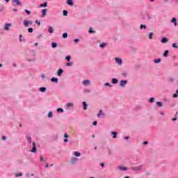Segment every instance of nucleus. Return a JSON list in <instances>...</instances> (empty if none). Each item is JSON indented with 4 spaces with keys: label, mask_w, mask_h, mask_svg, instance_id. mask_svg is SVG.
<instances>
[{
    "label": "nucleus",
    "mask_w": 178,
    "mask_h": 178,
    "mask_svg": "<svg viewBox=\"0 0 178 178\" xmlns=\"http://www.w3.org/2000/svg\"><path fill=\"white\" fill-rule=\"evenodd\" d=\"M115 60L116 63H118V65H119L120 66L123 64V60H122V59L120 58H115Z\"/></svg>",
    "instance_id": "f257e3e1"
},
{
    "label": "nucleus",
    "mask_w": 178,
    "mask_h": 178,
    "mask_svg": "<svg viewBox=\"0 0 178 178\" xmlns=\"http://www.w3.org/2000/svg\"><path fill=\"white\" fill-rule=\"evenodd\" d=\"M73 106H74V105L73 104V103H67L66 104V109L67 111H69L70 109V108H73Z\"/></svg>",
    "instance_id": "f03ea898"
},
{
    "label": "nucleus",
    "mask_w": 178,
    "mask_h": 178,
    "mask_svg": "<svg viewBox=\"0 0 178 178\" xmlns=\"http://www.w3.org/2000/svg\"><path fill=\"white\" fill-rule=\"evenodd\" d=\"M31 152H33V154H35V152H37V148L35 147V143H33V148L31 150Z\"/></svg>",
    "instance_id": "7ed1b4c3"
},
{
    "label": "nucleus",
    "mask_w": 178,
    "mask_h": 178,
    "mask_svg": "<svg viewBox=\"0 0 178 178\" xmlns=\"http://www.w3.org/2000/svg\"><path fill=\"white\" fill-rule=\"evenodd\" d=\"M82 84H83V86H90V81L88 79H86L82 82Z\"/></svg>",
    "instance_id": "20e7f679"
},
{
    "label": "nucleus",
    "mask_w": 178,
    "mask_h": 178,
    "mask_svg": "<svg viewBox=\"0 0 178 178\" xmlns=\"http://www.w3.org/2000/svg\"><path fill=\"white\" fill-rule=\"evenodd\" d=\"M9 27H12V24H6L4 30H6V31H9Z\"/></svg>",
    "instance_id": "39448f33"
},
{
    "label": "nucleus",
    "mask_w": 178,
    "mask_h": 178,
    "mask_svg": "<svg viewBox=\"0 0 178 178\" xmlns=\"http://www.w3.org/2000/svg\"><path fill=\"white\" fill-rule=\"evenodd\" d=\"M127 84V81H120V86L121 87H124V86H126Z\"/></svg>",
    "instance_id": "423d86ee"
},
{
    "label": "nucleus",
    "mask_w": 178,
    "mask_h": 178,
    "mask_svg": "<svg viewBox=\"0 0 178 178\" xmlns=\"http://www.w3.org/2000/svg\"><path fill=\"white\" fill-rule=\"evenodd\" d=\"M63 73V69H59L57 72V76L60 77L62 76V74Z\"/></svg>",
    "instance_id": "0eeeda50"
},
{
    "label": "nucleus",
    "mask_w": 178,
    "mask_h": 178,
    "mask_svg": "<svg viewBox=\"0 0 178 178\" xmlns=\"http://www.w3.org/2000/svg\"><path fill=\"white\" fill-rule=\"evenodd\" d=\"M111 83H113V84H118V83H119V80H118V79H111Z\"/></svg>",
    "instance_id": "6e6552de"
},
{
    "label": "nucleus",
    "mask_w": 178,
    "mask_h": 178,
    "mask_svg": "<svg viewBox=\"0 0 178 178\" xmlns=\"http://www.w3.org/2000/svg\"><path fill=\"white\" fill-rule=\"evenodd\" d=\"M168 38L164 37L161 39V42H163V44H166V42H168Z\"/></svg>",
    "instance_id": "1a4fd4ad"
},
{
    "label": "nucleus",
    "mask_w": 178,
    "mask_h": 178,
    "mask_svg": "<svg viewBox=\"0 0 178 178\" xmlns=\"http://www.w3.org/2000/svg\"><path fill=\"white\" fill-rule=\"evenodd\" d=\"M111 134H113V138H116L118 137V132L116 131H111Z\"/></svg>",
    "instance_id": "9d476101"
},
{
    "label": "nucleus",
    "mask_w": 178,
    "mask_h": 178,
    "mask_svg": "<svg viewBox=\"0 0 178 178\" xmlns=\"http://www.w3.org/2000/svg\"><path fill=\"white\" fill-rule=\"evenodd\" d=\"M171 23H174L175 26H177V19H176V18H172L171 20Z\"/></svg>",
    "instance_id": "9b49d317"
},
{
    "label": "nucleus",
    "mask_w": 178,
    "mask_h": 178,
    "mask_svg": "<svg viewBox=\"0 0 178 178\" xmlns=\"http://www.w3.org/2000/svg\"><path fill=\"white\" fill-rule=\"evenodd\" d=\"M104 115L105 114L102 112V110H100L97 114V118H101V116H104Z\"/></svg>",
    "instance_id": "f8f14e48"
},
{
    "label": "nucleus",
    "mask_w": 178,
    "mask_h": 178,
    "mask_svg": "<svg viewBox=\"0 0 178 178\" xmlns=\"http://www.w3.org/2000/svg\"><path fill=\"white\" fill-rule=\"evenodd\" d=\"M13 2H14L15 3H16V5H17V6L22 5V3H21L20 1H19V0H13Z\"/></svg>",
    "instance_id": "ddd939ff"
},
{
    "label": "nucleus",
    "mask_w": 178,
    "mask_h": 178,
    "mask_svg": "<svg viewBox=\"0 0 178 178\" xmlns=\"http://www.w3.org/2000/svg\"><path fill=\"white\" fill-rule=\"evenodd\" d=\"M118 169L120 170H127V167H124V166H119Z\"/></svg>",
    "instance_id": "4468645a"
},
{
    "label": "nucleus",
    "mask_w": 178,
    "mask_h": 178,
    "mask_svg": "<svg viewBox=\"0 0 178 178\" xmlns=\"http://www.w3.org/2000/svg\"><path fill=\"white\" fill-rule=\"evenodd\" d=\"M133 170H141V165L134 167L132 168Z\"/></svg>",
    "instance_id": "2eb2a0df"
},
{
    "label": "nucleus",
    "mask_w": 178,
    "mask_h": 178,
    "mask_svg": "<svg viewBox=\"0 0 178 178\" xmlns=\"http://www.w3.org/2000/svg\"><path fill=\"white\" fill-rule=\"evenodd\" d=\"M47 5H48V3L45 2V3H43V4H40V5L39 6V7H40V8H47Z\"/></svg>",
    "instance_id": "dca6fc26"
},
{
    "label": "nucleus",
    "mask_w": 178,
    "mask_h": 178,
    "mask_svg": "<svg viewBox=\"0 0 178 178\" xmlns=\"http://www.w3.org/2000/svg\"><path fill=\"white\" fill-rule=\"evenodd\" d=\"M83 111H87V103L86 102H83Z\"/></svg>",
    "instance_id": "f3484780"
},
{
    "label": "nucleus",
    "mask_w": 178,
    "mask_h": 178,
    "mask_svg": "<svg viewBox=\"0 0 178 178\" xmlns=\"http://www.w3.org/2000/svg\"><path fill=\"white\" fill-rule=\"evenodd\" d=\"M29 21L24 20V26H25V27H29Z\"/></svg>",
    "instance_id": "a211bd4d"
},
{
    "label": "nucleus",
    "mask_w": 178,
    "mask_h": 178,
    "mask_svg": "<svg viewBox=\"0 0 178 178\" xmlns=\"http://www.w3.org/2000/svg\"><path fill=\"white\" fill-rule=\"evenodd\" d=\"M40 91H41V92H45V91H47V88L42 87L40 88Z\"/></svg>",
    "instance_id": "6ab92c4d"
},
{
    "label": "nucleus",
    "mask_w": 178,
    "mask_h": 178,
    "mask_svg": "<svg viewBox=\"0 0 178 178\" xmlns=\"http://www.w3.org/2000/svg\"><path fill=\"white\" fill-rule=\"evenodd\" d=\"M51 81H52V83H58V78L53 77V78L51 79Z\"/></svg>",
    "instance_id": "aec40b11"
},
{
    "label": "nucleus",
    "mask_w": 178,
    "mask_h": 178,
    "mask_svg": "<svg viewBox=\"0 0 178 178\" xmlns=\"http://www.w3.org/2000/svg\"><path fill=\"white\" fill-rule=\"evenodd\" d=\"M156 105H158V106H159L160 108H162V106H163V104L161 102H157Z\"/></svg>",
    "instance_id": "412c9836"
},
{
    "label": "nucleus",
    "mask_w": 178,
    "mask_h": 178,
    "mask_svg": "<svg viewBox=\"0 0 178 178\" xmlns=\"http://www.w3.org/2000/svg\"><path fill=\"white\" fill-rule=\"evenodd\" d=\"M26 140H27V141H28V143H31V136H26Z\"/></svg>",
    "instance_id": "4be33fe9"
},
{
    "label": "nucleus",
    "mask_w": 178,
    "mask_h": 178,
    "mask_svg": "<svg viewBox=\"0 0 178 178\" xmlns=\"http://www.w3.org/2000/svg\"><path fill=\"white\" fill-rule=\"evenodd\" d=\"M67 5H70L72 6L73 5V0H67Z\"/></svg>",
    "instance_id": "5701e85b"
},
{
    "label": "nucleus",
    "mask_w": 178,
    "mask_h": 178,
    "mask_svg": "<svg viewBox=\"0 0 178 178\" xmlns=\"http://www.w3.org/2000/svg\"><path fill=\"white\" fill-rule=\"evenodd\" d=\"M163 56H165V58H167V56H169V51L166 50L164 52Z\"/></svg>",
    "instance_id": "b1692460"
},
{
    "label": "nucleus",
    "mask_w": 178,
    "mask_h": 178,
    "mask_svg": "<svg viewBox=\"0 0 178 178\" xmlns=\"http://www.w3.org/2000/svg\"><path fill=\"white\" fill-rule=\"evenodd\" d=\"M74 155L75 156H81V154L79 152H74Z\"/></svg>",
    "instance_id": "393cba45"
},
{
    "label": "nucleus",
    "mask_w": 178,
    "mask_h": 178,
    "mask_svg": "<svg viewBox=\"0 0 178 178\" xmlns=\"http://www.w3.org/2000/svg\"><path fill=\"white\" fill-rule=\"evenodd\" d=\"M153 37H154V33H152V32L149 33V40H152Z\"/></svg>",
    "instance_id": "a878e982"
},
{
    "label": "nucleus",
    "mask_w": 178,
    "mask_h": 178,
    "mask_svg": "<svg viewBox=\"0 0 178 178\" xmlns=\"http://www.w3.org/2000/svg\"><path fill=\"white\" fill-rule=\"evenodd\" d=\"M49 33H50L51 34L54 33V29L52 28V26L49 27Z\"/></svg>",
    "instance_id": "bb28decb"
},
{
    "label": "nucleus",
    "mask_w": 178,
    "mask_h": 178,
    "mask_svg": "<svg viewBox=\"0 0 178 178\" xmlns=\"http://www.w3.org/2000/svg\"><path fill=\"white\" fill-rule=\"evenodd\" d=\"M51 47H52V48H56V47H58V44L53 42V43H51Z\"/></svg>",
    "instance_id": "cd10ccee"
},
{
    "label": "nucleus",
    "mask_w": 178,
    "mask_h": 178,
    "mask_svg": "<svg viewBox=\"0 0 178 178\" xmlns=\"http://www.w3.org/2000/svg\"><path fill=\"white\" fill-rule=\"evenodd\" d=\"M42 13L43 17L45 16V15H47V9L42 10Z\"/></svg>",
    "instance_id": "c85d7f7f"
},
{
    "label": "nucleus",
    "mask_w": 178,
    "mask_h": 178,
    "mask_svg": "<svg viewBox=\"0 0 178 178\" xmlns=\"http://www.w3.org/2000/svg\"><path fill=\"white\" fill-rule=\"evenodd\" d=\"M100 48H104V47H106V43H102L100 45H99Z\"/></svg>",
    "instance_id": "c756f323"
},
{
    "label": "nucleus",
    "mask_w": 178,
    "mask_h": 178,
    "mask_svg": "<svg viewBox=\"0 0 178 178\" xmlns=\"http://www.w3.org/2000/svg\"><path fill=\"white\" fill-rule=\"evenodd\" d=\"M70 59H72V57L70 56H66V60H67V62H70Z\"/></svg>",
    "instance_id": "7c9ffc66"
},
{
    "label": "nucleus",
    "mask_w": 178,
    "mask_h": 178,
    "mask_svg": "<svg viewBox=\"0 0 178 178\" xmlns=\"http://www.w3.org/2000/svg\"><path fill=\"white\" fill-rule=\"evenodd\" d=\"M149 102H151V103H152V102H155V98H154V97H152V98H150L149 99Z\"/></svg>",
    "instance_id": "2f4dec72"
},
{
    "label": "nucleus",
    "mask_w": 178,
    "mask_h": 178,
    "mask_svg": "<svg viewBox=\"0 0 178 178\" xmlns=\"http://www.w3.org/2000/svg\"><path fill=\"white\" fill-rule=\"evenodd\" d=\"M72 163H74V162H77V158H73L72 159Z\"/></svg>",
    "instance_id": "473e14b6"
},
{
    "label": "nucleus",
    "mask_w": 178,
    "mask_h": 178,
    "mask_svg": "<svg viewBox=\"0 0 178 178\" xmlns=\"http://www.w3.org/2000/svg\"><path fill=\"white\" fill-rule=\"evenodd\" d=\"M89 33H90V34H92V33H95V31H92V28H90Z\"/></svg>",
    "instance_id": "72a5a7b5"
},
{
    "label": "nucleus",
    "mask_w": 178,
    "mask_h": 178,
    "mask_svg": "<svg viewBox=\"0 0 178 178\" xmlns=\"http://www.w3.org/2000/svg\"><path fill=\"white\" fill-rule=\"evenodd\" d=\"M63 38H67V33H64L63 34Z\"/></svg>",
    "instance_id": "f704fd0d"
},
{
    "label": "nucleus",
    "mask_w": 178,
    "mask_h": 178,
    "mask_svg": "<svg viewBox=\"0 0 178 178\" xmlns=\"http://www.w3.org/2000/svg\"><path fill=\"white\" fill-rule=\"evenodd\" d=\"M63 16H67V11H66V10H63Z\"/></svg>",
    "instance_id": "c9c22d12"
},
{
    "label": "nucleus",
    "mask_w": 178,
    "mask_h": 178,
    "mask_svg": "<svg viewBox=\"0 0 178 178\" xmlns=\"http://www.w3.org/2000/svg\"><path fill=\"white\" fill-rule=\"evenodd\" d=\"M48 116H49V118H52L53 113H52L51 111H50V112L48 113Z\"/></svg>",
    "instance_id": "e433bc0d"
},
{
    "label": "nucleus",
    "mask_w": 178,
    "mask_h": 178,
    "mask_svg": "<svg viewBox=\"0 0 178 178\" xmlns=\"http://www.w3.org/2000/svg\"><path fill=\"white\" fill-rule=\"evenodd\" d=\"M25 12H26V13H27V15H31V12H30V10H29L27 9L25 10Z\"/></svg>",
    "instance_id": "4c0bfd02"
},
{
    "label": "nucleus",
    "mask_w": 178,
    "mask_h": 178,
    "mask_svg": "<svg viewBox=\"0 0 178 178\" xmlns=\"http://www.w3.org/2000/svg\"><path fill=\"white\" fill-rule=\"evenodd\" d=\"M28 31H29V33H33V28H29V29H28Z\"/></svg>",
    "instance_id": "58836bf2"
},
{
    "label": "nucleus",
    "mask_w": 178,
    "mask_h": 178,
    "mask_svg": "<svg viewBox=\"0 0 178 178\" xmlns=\"http://www.w3.org/2000/svg\"><path fill=\"white\" fill-rule=\"evenodd\" d=\"M161 62V59H156L154 60V63H159Z\"/></svg>",
    "instance_id": "ea45409f"
},
{
    "label": "nucleus",
    "mask_w": 178,
    "mask_h": 178,
    "mask_svg": "<svg viewBox=\"0 0 178 178\" xmlns=\"http://www.w3.org/2000/svg\"><path fill=\"white\" fill-rule=\"evenodd\" d=\"M15 176L16 177H19L20 176H23V174L22 173L16 174Z\"/></svg>",
    "instance_id": "a19ab883"
},
{
    "label": "nucleus",
    "mask_w": 178,
    "mask_h": 178,
    "mask_svg": "<svg viewBox=\"0 0 178 178\" xmlns=\"http://www.w3.org/2000/svg\"><path fill=\"white\" fill-rule=\"evenodd\" d=\"M172 47H173V48H177L178 49V46L176 43L172 44Z\"/></svg>",
    "instance_id": "79ce46f5"
},
{
    "label": "nucleus",
    "mask_w": 178,
    "mask_h": 178,
    "mask_svg": "<svg viewBox=\"0 0 178 178\" xmlns=\"http://www.w3.org/2000/svg\"><path fill=\"white\" fill-rule=\"evenodd\" d=\"M35 23L38 24V26H41V22H38V20H36Z\"/></svg>",
    "instance_id": "37998d69"
},
{
    "label": "nucleus",
    "mask_w": 178,
    "mask_h": 178,
    "mask_svg": "<svg viewBox=\"0 0 178 178\" xmlns=\"http://www.w3.org/2000/svg\"><path fill=\"white\" fill-rule=\"evenodd\" d=\"M140 29H147V26L145 25H140Z\"/></svg>",
    "instance_id": "c03bdc74"
},
{
    "label": "nucleus",
    "mask_w": 178,
    "mask_h": 178,
    "mask_svg": "<svg viewBox=\"0 0 178 178\" xmlns=\"http://www.w3.org/2000/svg\"><path fill=\"white\" fill-rule=\"evenodd\" d=\"M57 112H63V110L60 108L57 109Z\"/></svg>",
    "instance_id": "a18cd8bd"
},
{
    "label": "nucleus",
    "mask_w": 178,
    "mask_h": 178,
    "mask_svg": "<svg viewBox=\"0 0 178 178\" xmlns=\"http://www.w3.org/2000/svg\"><path fill=\"white\" fill-rule=\"evenodd\" d=\"M40 161H43V162H45V159H44V157L42 156H40Z\"/></svg>",
    "instance_id": "49530a36"
},
{
    "label": "nucleus",
    "mask_w": 178,
    "mask_h": 178,
    "mask_svg": "<svg viewBox=\"0 0 178 178\" xmlns=\"http://www.w3.org/2000/svg\"><path fill=\"white\" fill-rule=\"evenodd\" d=\"M173 98H177L178 95H177V93H175L173 95H172Z\"/></svg>",
    "instance_id": "de8ad7c7"
},
{
    "label": "nucleus",
    "mask_w": 178,
    "mask_h": 178,
    "mask_svg": "<svg viewBox=\"0 0 178 178\" xmlns=\"http://www.w3.org/2000/svg\"><path fill=\"white\" fill-rule=\"evenodd\" d=\"M104 86H108L109 87H112V85L109 84V83H106Z\"/></svg>",
    "instance_id": "09e8293b"
},
{
    "label": "nucleus",
    "mask_w": 178,
    "mask_h": 178,
    "mask_svg": "<svg viewBox=\"0 0 178 178\" xmlns=\"http://www.w3.org/2000/svg\"><path fill=\"white\" fill-rule=\"evenodd\" d=\"M79 41H80L79 39H75V40H74L75 44H77V42H79Z\"/></svg>",
    "instance_id": "8fccbe9b"
},
{
    "label": "nucleus",
    "mask_w": 178,
    "mask_h": 178,
    "mask_svg": "<svg viewBox=\"0 0 178 178\" xmlns=\"http://www.w3.org/2000/svg\"><path fill=\"white\" fill-rule=\"evenodd\" d=\"M72 63H67L66 66H72Z\"/></svg>",
    "instance_id": "3c124183"
},
{
    "label": "nucleus",
    "mask_w": 178,
    "mask_h": 178,
    "mask_svg": "<svg viewBox=\"0 0 178 178\" xmlns=\"http://www.w3.org/2000/svg\"><path fill=\"white\" fill-rule=\"evenodd\" d=\"M64 137L65 138H67L69 137V135H67V134H65Z\"/></svg>",
    "instance_id": "603ef678"
},
{
    "label": "nucleus",
    "mask_w": 178,
    "mask_h": 178,
    "mask_svg": "<svg viewBox=\"0 0 178 178\" xmlns=\"http://www.w3.org/2000/svg\"><path fill=\"white\" fill-rule=\"evenodd\" d=\"M100 165H101L102 168H104L105 164H104V163H100Z\"/></svg>",
    "instance_id": "864d4df0"
},
{
    "label": "nucleus",
    "mask_w": 178,
    "mask_h": 178,
    "mask_svg": "<svg viewBox=\"0 0 178 178\" xmlns=\"http://www.w3.org/2000/svg\"><path fill=\"white\" fill-rule=\"evenodd\" d=\"M97 123L98 122L97 121L93 122V126H97Z\"/></svg>",
    "instance_id": "5fc2aeb1"
},
{
    "label": "nucleus",
    "mask_w": 178,
    "mask_h": 178,
    "mask_svg": "<svg viewBox=\"0 0 178 178\" xmlns=\"http://www.w3.org/2000/svg\"><path fill=\"white\" fill-rule=\"evenodd\" d=\"M148 144V141H145V142H143V145H147Z\"/></svg>",
    "instance_id": "6e6d98bb"
},
{
    "label": "nucleus",
    "mask_w": 178,
    "mask_h": 178,
    "mask_svg": "<svg viewBox=\"0 0 178 178\" xmlns=\"http://www.w3.org/2000/svg\"><path fill=\"white\" fill-rule=\"evenodd\" d=\"M28 22H29L30 26H31V24H33V21L31 20V21H28Z\"/></svg>",
    "instance_id": "4d7b16f0"
},
{
    "label": "nucleus",
    "mask_w": 178,
    "mask_h": 178,
    "mask_svg": "<svg viewBox=\"0 0 178 178\" xmlns=\"http://www.w3.org/2000/svg\"><path fill=\"white\" fill-rule=\"evenodd\" d=\"M2 140L4 141V140H6V136H2Z\"/></svg>",
    "instance_id": "13d9d810"
},
{
    "label": "nucleus",
    "mask_w": 178,
    "mask_h": 178,
    "mask_svg": "<svg viewBox=\"0 0 178 178\" xmlns=\"http://www.w3.org/2000/svg\"><path fill=\"white\" fill-rule=\"evenodd\" d=\"M22 37H23V35H19V41H22Z\"/></svg>",
    "instance_id": "bf43d9fd"
},
{
    "label": "nucleus",
    "mask_w": 178,
    "mask_h": 178,
    "mask_svg": "<svg viewBox=\"0 0 178 178\" xmlns=\"http://www.w3.org/2000/svg\"><path fill=\"white\" fill-rule=\"evenodd\" d=\"M122 76H123L124 77H126V76H127V74L126 73H123V74H122Z\"/></svg>",
    "instance_id": "052dcab7"
},
{
    "label": "nucleus",
    "mask_w": 178,
    "mask_h": 178,
    "mask_svg": "<svg viewBox=\"0 0 178 178\" xmlns=\"http://www.w3.org/2000/svg\"><path fill=\"white\" fill-rule=\"evenodd\" d=\"M129 138H130V137L127 136V137L124 138V140H129Z\"/></svg>",
    "instance_id": "680f3d73"
},
{
    "label": "nucleus",
    "mask_w": 178,
    "mask_h": 178,
    "mask_svg": "<svg viewBox=\"0 0 178 178\" xmlns=\"http://www.w3.org/2000/svg\"><path fill=\"white\" fill-rule=\"evenodd\" d=\"M41 77H42V79H44L45 77V75L44 74H42Z\"/></svg>",
    "instance_id": "e2e57ef3"
},
{
    "label": "nucleus",
    "mask_w": 178,
    "mask_h": 178,
    "mask_svg": "<svg viewBox=\"0 0 178 178\" xmlns=\"http://www.w3.org/2000/svg\"><path fill=\"white\" fill-rule=\"evenodd\" d=\"M67 141H69V140H67V139H64V143H67Z\"/></svg>",
    "instance_id": "0e129e2a"
},
{
    "label": "nucleus",
    "mask_w": 178,
    "mask_h": 178,
    "mask_svg": "<svg viewBox=\"0 0 178 178\" xmlns=\"http://www.w3.org/2000/svg\"><path fill=\"white\" fill-rule=\"evenodd\" d=\"M177 118H172V120L173 122H175V120H177Z\"/></svg>",
    "instance_id": "69168bd1"
},
{
    "label": "nucleus",
    "mask_w": 178,
    "mask_h": 178,
    "mask_svg": "<svg viewBox=\"0 0 178 178\" xmlns=\"http://www.w3.org/2000/svg\"><path fill=\"white\" fill-rule=\"evenodd\" d=\"M45 168H49V164H47V165H45Z\"/></svg>",
    "instance_id": "338daca9"
},
{
    "label": "nucleus",
    "mask_w": 178,
    "mask_h": 178,
    "mask_svg": "<svg viewBox=\"0 0 178 178\" xmlns=\"http://www.w3.org/2000/svg\"><path fill=\"white\" fill-rule=\"evenodd\" d=\"M13 10H14V12H17V9H16V8H14Z\"/></svg>",
    "instance_id": "774afa93"
}]
</instances>
